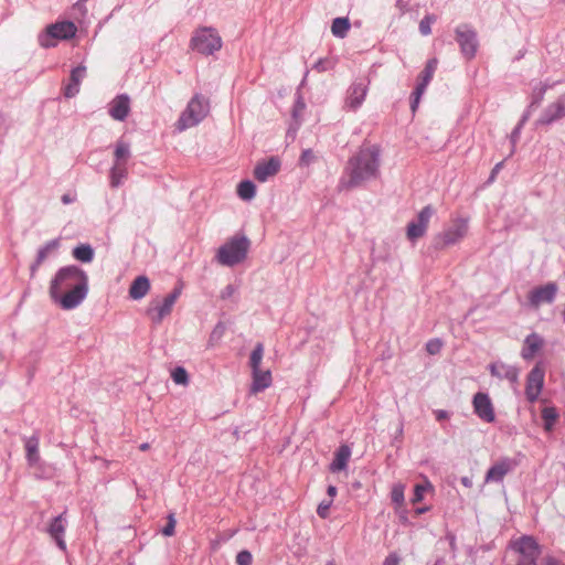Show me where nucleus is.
<instances>
[{
	"label": "nucleus",
	"instance_id": "nucleus-1",
	"mask_svg": "<svg viewBox=\"0 0 565 565\" xmlns=\"http://www.w3.org/2000/svg\"><path fill=\"white\" fill-rule=\"evenodd\" d=\"M88 281L87 274L75 265L65 266L58 269L50 285V296L53 299L61 297L63 292L72 289L74 285Z\"/></svg>",
	"mask_w": 565,
	"mask_h": 565
},
{
	"label": "nucleus",
	"instance_id": "nucleus-2",
	"mask_svg": "<svg viewBox=\"0 0 565 565\" xmlns=\"http://www.w3.org/2000/svg\"><path fill=\"white\" fill-rule=\"evenodd\" d=\"M380 164V150L376 146L362 148L349 161L350 177H375Z\"/></svg>",
	"mask_w": 565,
	"mask_h": 565
},
{
	"label": "nucleus",
	"instance_id": "nucleus-3",
	"mask_svg": "<svg viewBox=\"0 0 565 565\" xmlns=\"http://www.w3.org/2000/svg\"><path fill=\"white\" fill-rule=\"evenodd\" d=\"M250 242L245 235H236L218 248L217 262L233 267L246 258Z\"/></svg>",
	"mask_w": 565,
	"mask_h": 565
},
{
	"label": "nucleus",
	"instance_id": "nucleus-4",
	"mask_svg": "<svg viewBox=\"0 0 565 565\" xmlns=\"http://www.w3.org/2000/svg\"><path fill=\"white\" fill-rule=\"evenodd\" d=\"M222 39L212 26H202L193 32L190 40V49L202 55L210 56L222 47Z\"/></svg>",
	"mask_w": 565,
	"mask_h": 565
},
{
	"label": "nucleus",
	"instance_id": "nucleus-5",
	"mask_svg": "<svg viewBox=\"0 0 565 565\" xmlns=\"http://www.w3.org/2000/svg\"><path fill=\"white\" fill-rule=\"evenodd\" d=\"M207 111L209 105L205 99L201 95L195 94L181 113L177 121V129L182 131L196 126L205 118Z\"/></svg>",
	"mask_w": 565,
	"mask_h": 565
},
{
	"label": "nucleus",
	"instance_id": "nucleus-6",
	"mask_svg": "<svg viewBox=\"0 0 565 565\" xmlns=\"http://www.w3.org/2000/svg\"><path fill=\"white\" fill-rule=\"evenodd\" d=\"M77 28L70 20L57 21L49 24L39 35L42 47L50 49L56 45L57 40H71L76 35Z\"/></svg>",
	"mask_w": 565,
	"mask_h": 565
},
{
	"label": "nucleus",
	"instance_id": "nucleus-7",
	"mask_svg": "<svg viewBox=\"0 0 565 565\" xmlns=\"http://www.w3.org/2000/svg\"><path fill=\"white\" fill-rule=\"evenodd\" d=\"M455 41L457 42L461 55L471 61L476 57L479 49V39L477 31L468 23H460L455 29Z\"/></svg>",
	"mask_w": 565,
	"mask_h": 565
},
{
	"label": "nucleus",
	"instance_id": "nucleus-8",
	"mask_svg": "<svg viewBox=\"0 0 565 565\" xmlns=\"http://www.w3.org/2000/svg\"><path fill=\"white\" fill-rule=\"evenodd\" d=\"M511 548L520 554L516 565L536 563L542 550L537 541L531 535H522L510 544Z\"/></svg>",
	"mask_w": 565,
	"mask_h": 565
},
{
	"label": "nucleus",
	"instance_id": "nucleus-9",
	"mask_svg": "<svg viewBox=\"0 0 565 565\" xmlns=\"http://www.w3.org/2000/svg\"><path fill=\"white\" fill-rule=\"evenodd\" d=\"M181 295V288L175 287L164 297L161 303H151L146 311L153 324H160L162 320L172 311L173 305Z\"/></svg>",
	"mask_w": 565,
	"mask_h": 565
},
{
	"label": "nucleus",
	"instance_id": "nucleus-10",
	"mask_svg": "<svg viewBox=\"0 0 565 565\" xmlns=\"http://www.w3.org/2000/svg\"><path fill=\"white\" fill-rule=\"evenodd\" d=\"M468 232V223L466 220L459 218L455 221V223L444 231L441 234H439L435 238V246L436 248H445L447 246L454 245L457 242H459L461 238L466 236Z\"/></svg>",
	"mask_w": 565,
	"mask_h": 565
},
{
	"label": "nucleus",
	"instance_id": "nucleus-11",
	"mask_svg": "<svg viewBox=\"0 0 565 565\" xmlns=\"http://www.w3.org/2000/svg\"><path fill=\"white\" fill-rule=\"evenodd\" d=\"M88 294V281H83L81 285H74L72 289L66 290L61 297L53 299L64 310H72L77 308Z\"/></svg>",
	"mask_w": 565,
	"mask_h": 565
},
{
	"label": "nucleus",
	"instance_id": "nucleus-12",
	"mask_svg": "<svg viewBox=\"0 0 565 565\" xmlns=\"http://www.w3.org/2000/svg\"><path fill=\"white\" fill-rule=\"evenodd\" d=\"M565 118V93L547 105L535 120V127H547Z\"/></svg>",
	"mask_w": 565,
	"mask_h": 565
},
{
	"label": "nucleus",
	"instance_id": "nucleus-13",
	"mask_svg": "<svg viewBox=\"0 0 565 565\" xmlns=\"http://www.w3.org/2000/svg\"><path fill=\"white\" fill-rule=\"evenodd\" d=\"M545 371L541 363H537L526 376L525 396L530 403L537 401L544 386Z\"/></svg>",
	"mask_w": 565,
	"mask_h": 565
},
{
	"label": "nucleus",
	"instance_id": "nucleus-14",
	"mask_svg": "<svg viewBox=\"0 0 565 565\" xmlns=\"http://www.w3.org/2000/svg\"><path fill=\"white\" fill-rule=\"evenodd\" d=\"M558 287L556 282H547L530 290L527 301L532 308L537 309L543 303H552L557 295Z\"/></svg>",
	"mask_w": 565,
	"mask_h": 565
},
{
	"label": "nucleus",
	"instance_id": "nucleus-15",
	"mask_svg": "<svg viewBox=\"0 0 565 565\" xmlns=\"http://www.w3.org/2000/svg\"><path fill=\"white\" fill-rule=\"evenodd\" d=\"M434 214V209L431 205H426L423 210H420L417 214V221L411 222L407 225V238L412 242L423 237L427 231L428 223L430 217Z\"/></svg>",
	"mask_w": 565,
	"mask_h": 565
},
{
	"label": "nucleus",
	"instance_id": "nucleus-16",
	"mask_svg": "<svg viewBox=\"0 0 565 565\" xmlns=\"http://www.w3.org/2000/svg\"><path fill=\"white\" fill-rule=\"evenodd\" d=\"M475 414L486 423L495 420L494 408L487 393L478 392L472 399Z\"/></svg>",
	"mask_w": 565,
	"mask_h": 565
},
{
	"label": "nucleus",
	"instance_id": "nucleus-17",
	"mask_svg": "<svg viewBox=\"0 0 565 565\" xmlns=\"http://www.w3.org/2000/svg\"><path fill=\"white\" fill-rule=\"evenodd\" d=\"M516 465L518 462L514 459L509 457L501 458L488 469L484 481L502 482L504 477L511 472L516 467Z\"/></svg>",
	"mask_w": 565,
	"mask_h": 565
},
{
	"label": "nucleus",
	"instance_id": "nucleus-18",
	"mask_svg": "<svg viewBox=\"0 0 565 565\" xmlns=\"http://www.w3.org/2000/svg\"><path fill=\"white\" fill-rule=\"evenodd\" d=\"M86 76V66L79 64L71 70L68 83L63 86L65 98H73L79 93L82 81Z\"/></svg>",
	"mask_w": 565,
	"mask_h": 565
},
{
	"label": "nucleus",
	"instance_id": "nucleus-19",
	"mask_svg": "<svg viewBox=\"0 0 565 565\" xmlns=\"http://www.w3.org/2000/svg\"><path fill=\"white\" fill-rule=\"evenodd\" d=\"M130 113V98L127 94L117 95L108 107L109 116L118 121H124Z\"/></svg>",
	"mask_w": 565,
	"mask_h": 565
},
{
	"label": "nucleus",
	"instance_id": "nucleus-20",
	"mask_svg": "<svg viewBox=\"0 0 565 565\" xmlns=\"http://www.w3.org/2000/svg\"><path fill=\"white\" fill-rule=\"evenodd\" d=\"M66 512H63L55 516L49 525L47 532L50 536L55 541L56 545L62 550H66V543L64 541L65 525H66Z\"/></svg>",
	"mask_w": 565,
	"mask_h": 565
},
{
	"label": "nucleus",
	"instance_id": "nucleus-21",
	"mask_svg": "<svg viewBox=\"0 0 565 565\" xmlns=\"http://www.w3.org/2000/svg\"><path fill=\"white\" fill-rule=\"evenodd\" d=\"M367 86L363 82L353 83L347 94L345 106L352 110L358 109L364 102Z\"/></svg>",
	"mask_w": 565,
	"mask_h": 565
},
{
	"label": "nucleus",
	"instance_id": "nucleus-22",
	"mask_svg": "<svg viewBox=\"0 0 565 565\" xmlns=\"http://www.w3.org/2000/svg\"><path fill=\"white\" fill-rule=\"evenodd\" d=\"M281 162L278 157L271 156L262 161L257 162L254 168L253 177L255 178H265V177H274L278 173L280 169Z\"/></svg>",
	"mask_w": 565,
	"mask_h": 565
},
{
	"label": "nucleus",
	"instance_id": "nucleus-23",
	"mask_svg": "<svg viewBox=\"0 0 565 565\" xmlns=\"http://www.w3.org/2000/svg\"><path fill=\"white\" fill-rule=\"evenodd\" d=\"M543 338L539 333L532 332L524 339L521 356L524 360L530 361L543 348Z\"/></svg>",
	"mask_w": 565,
	"mask_h": 565
},
{
	"label": "nucleus",
	"instance_id": "nucleus-24",
	"mask_svg": "<svg viewBox=\"0 0 565 565\" xmlns=\"http://www.w3.org/2000/svg\"><path fill=\"white\" fill-rule=\"evenodd\" d=\"M489 371L492 376L501 380H508L512 384H515L519 381V370L515 366L507 365L504 363H491L489 365Z\"/></svg>",
	"mask_w": 565,
	"mask_h": 565
},
{
	"label": "nucleus",
	"instance_id": "nucleus-25",
	"mask_svg": "<svg viewBox=\"0 0 565 565\" xmlns=\"http://www.w3.org/2000/svg\"><path fill=\"white\" fill-rule=\"evenodd\" d=\"M252 384L249 392L257 394L268 388L273 383L271 372L269 370L263 371L260 369L252 371Z\"/></svg>",
	"mask_w": 565,
	"mask_h": 565
},
{
	"label": "nucleus",
	"instance_id": "nucleus-26",
	"mask_svg": "<svg viewBox=\"0 0 565 565\" xmlns=\"http://www.w3.org/2000/svg\"><path fill=\"white\" fill-rule=\"evenodd\" d=\"M150 289V280L147 276H138L129 287V297L134 300L143 298Z\"/></svg>",
	"mask_w": 565,
	"mask_h": 565
},
{
	"label": "nucleus",
	"instance_id": "nucleus-27",
	"mask_svg": "<svg viewBox=\"0 0 565 565\" xmlns=\"http://www.w3.org/2000/svg\"><path fill=\"white\" fill-rule=\"evenodd\" d=\"M350 456H351L350 447L347 445L340 446L334 454V458L330 465V470L332 472H337V471H341V470L345 469L348 466Z\"/></svg>",
	"mask_w": 565,
	"mask_h": 565
},
{
	"label": "nucleus",
	"instance_id": "nucleus-28",
	"mask_svg": "<svg viewBox=\"0 0 565 565\" xmlns=\"http://www.w3.org/2000/svg\"><path fill=\"white\" fill-rule=\"evenodd\" d=\"M57 246H58V241L57 239H52V241L47 242L44 246H42L38 250L36 258L34 260V263L30 266L31 277L35 276V273H36L38 268L45 260V258L47 257L49 253L51 250L57 248Z\"/></svg>",
	"mask_w": 565,
	"mask_h": 565
},
{
	"label": "nucleus",
	"instance_id": "nucleus-29",
	"mask_svg": "<svg viewBox=\"0 0 565 565\" xmlns=\"http://www.w3.org/2000/svg\"><path fill=\"white\" fill-rule=\"evenodd\" d=\"M544 97H545L544 88H540L535 84L533 86L532 92L529 97L530 103H529L527 107L525 108V110L523 111V114L529 113V117H531L533 111H535L541 106L542 102L544 100Z\"/></svg>",
	"mask_w": 565,
	"mask_h": 565
},
{
	"label": "nucleus",
	"instance_id": "nucleus-30",
	"mask_svg": "<svg viewBox=\"0 0 565 565\" xmlns=\"http://www.w3.org/2000/svg\"><path fill=\"white\" fill-rule=\"evenodd\" d=\"M351 23L347 17H338L332 20L331 32L335 38L343 39L347 36Z\"/></svg>",
	"mask_w": 565,
	"mask_h": 565
},
{
	"label": "nucleus",
	"instance_id": "nucleus-31",
	"mask_svg": "<svg viewBox=\"0 0 565 565\" xmlns=\"http://www.w3.org/2000/svg\"><path fill=\"white\" fill-rule=\"evenodd\" d=\"M26 460L30 466H34L40 460L39 454V438L35 436L30 437L25 443Z\"/></svg>",
	"mask_w": 565,
	"mask_h": 565
},
{
	"label": "nucleus",
	"instance_id": "nucleus-32",
	"mask_svg": "<svg viewBox=\"0 0 565 565\" xmlns=\"http://www.w3.org/2000/svg\"><path fill=\"white\" fill-rule=\"evenodd\" d=\"M237 195L244 201H250L256 193V185L250 179H243L237 185Z\"/></svg>",
	"mask_w": 565,
	"mask_h": 565
},
{
	"label": "nucleus",
	"instance_id": "nucleus-33",
	"mask_svg": "<svg viewBox=\"0 0 565 565\" xmlns=\"http://www.w3.org/2000/svg\"><path fill=\"white\" fill-rule=\"evenodd\" d=\"M437 58H430L426 62L424 70L419 73L417 81L429 85L433 79L434 73L437 68Z\"/></svg>",
	"mask_w": 565,
	"mask_h": 565
},
{
	"label": "nucleus",
	"instance_id": "nucleus-34",
	"mask_svg": "<svg viewBox=\"0 0 565 565\" xmlns=\"http://www.w3.org/2000/svg\"><path fill=\"white\" fill-rule=\"evenodd\" d=\"M73 256L83 263H89L94 258V249L88 244H81L73 249Z\"/></svg>",
	"mask_w": 565,
	"mask_h": 565
},
{
	"label": "nucleus",
	"instance_id": "nucleus-35",
	"mask_svg": "<svg viewBox=\"0 0 565 565\" xmlns=\"http://www.w3.org/2000/svg\"><path fill=\"white\" fill-rule=\"evenodd\" d=\"M542 418L544 420V429L550 431L558 418V413L555 407H544L542 409Z\"/></svg>",
	"mask_w": 565,
	"mask_h": 565
},
{
	"label": "nucleus",
	"instance_id": "nucleus-36",
	"mask_svg": "<svg viewBox=\"0 0 565 565\" xmlns=\"http://www.w3.org/2000/svg\"><path fill=\"white\" fill-rule=\"evenodd\" d=\"M264 356V345L262 342L256 343L249 356V366L253 370L260 369V363Z\"/></svg>",
	"mask_w": 565,
	"mask_h": 565
},
{
	"label": "nucleus",
	"instance_id": "nucleus-37",
	"mask_svg": "<svg viewBox=\"0 0 565 565\" xmlns=\"http://www.w3.org/2000/svg\"><path fill=\"white\" fill-rule=\"evenodd\" d=\"M305 108H306V103L303 100V97L301 96V94L297 93L295 103L292 106V110H291V116H292L294 121L297 122L298 125L300 122L299 121L300 114L303 111Z\"/></svg>",
	"mask_w": 565,
	"mask_h": 565
},
{
	"label": "nucleus",
	"instance_id": "nucleus-38",
	"mask_svg": "<svg viewBox=\"0 0 565 565\" xmlns=\"http://www.w3.org/2000/svg\"><path fill=\"white\" fill-rule=\"evenodd\" d=\"M226 331V326L223 322H218L212 330L209 338V345L213 347L220 342Z\"/></svg>",
	"mask_w": 565,
	"mask_h": 565
},
{
	"label": "nucleus",
	"instance_id": "nucleus-39",
	"mask_svg": "<svg viewBox=\"0 0 565 565\" xmlns=\"http://www.w3.org/2000/svg\"><path fill=\"white\" fill-rule=\"evenodd\" d=\"M530 119L529 117V113L527 114H522L519 122L516 124V126L513 128V130L511 131V135H510V141L511 143L514 146L516 145V142L519 141L520 139V135H521V131H522V128L523 126L525 125V122Z\"/></svg>",
	"mask_w": 565,
	"mask_h": 565
},
{
	"label": "nucleus",
	"instance_id": "nucleus-40",
	"mask_svg": "<svg viewBox=\"0 0 565 565\" xmlns=\"http://www.w3.org/2000/svg\"><path fill=\"white\" fill-rule=\"evenodd\" d=\"M172 380L175 384L186 385L189 382V375L184 367L177 366L171 373Z\"/></svg>",
	"mask_w": 565,
	"mask_h": 565
},
{
	"label": "nucleus",
	"instance_id": "nucleus-41",
	"mask_svg": "<svg viewBox=\"0 0 565 565\" xmlns=\"http://www.w3.org/2000/svg\"><path fill=\"white\" fill-rule=\"evenodd\" d=\"M435 15L427 14L419 22V32L423 35L431 33V24L435 22Z\"/></svg>",
	"mask_w": 565,
	"mask_h": 565
},
{
	"label": "nucleus",
	"instance_id": "nucleus-42",
	"mask_svg": "<svg viewBox=\"0 0 565 565\" xmlns=\"http://www.w3.org/2000/svg\"><path fill=\"white\" fill-rule=\"evenodd\" d=\"M317 159L315 152L311 149H306L301 152V156L299 158V166L300 167H308L310 163H312Z\"/></svg>",
	"mask_w": 565,
	"mask_h": 565
},
{
	"label": "nucleus",
	"instance_id": "nucleus-43",
	"mask_svg": "<svg viewBox=\"0 0 565 565\" xmlns=\"http://www.w3.org/2000/svg\"><path fill=\"white\" fill-rule=\"evenodd\" d=\"M428 487L429 486H424V484H420V483L415 484L414 493H413V498H412V503L413 504H416V503L420 502L424 499V494L427 491Z\"/></svg>",
	"mask_w": 565,
	"mask_h": 565
},
{
	"label": "nucleus",
	"instance_id": "nucleus-44",
	"mask_svg": "<svg viewBox=\"0 0 565 565\" xmlns=\"http://www.w3.org/2000/svg\"><path fill=\"white\" fill-rule=\"evenodd\" d=\"M364 180L365 179H349L348 181H341L340 184L338 185V189L340 191L352 190L361 186Z\"/></svg>",
	"mask_w": 565,
	"mask_h": 565
},
{
	"label": "nucleus",
	"instance_id": "nucleus-45",
	"mask_svg": "<svg viewBox=\"0 0 565 565\" xmlns=\"http://www.w3.org/2000/svg\"><path fill=\"white\" fill-rule=\"evenodd\" d=\"M441 348L443 342L439 339H431L426 343V350L431 355L438 354Z\"/></svg>",
	"mask_w": 565,
	"mask_h": 565
},
{
	"label": "nucleus",
	"instance_id": "nucleus-46",
	"mask_svg": "<svg viewBox=\"0 0 565 565\" xmlns=\"http://www.w3.org/2000/svg\"><path fill=\"white\" fill-rule=\"evenodd\" d=\"M175 518H174V514L173 513H170L168 515V522L167 524L163 526L162 529V534L166 535V536H171L174 534V529H175Z\"/></svg>",
	"mask_w": 565,
	"mask_h": 565
},
{
	"label": "nucleus",
	"instance_id": "nucleus-47",
	"mask_svg": "<svg viewBox=\"0 0 565 565\" xmlns=\"http://www.w3.org/2000/svg\"><path fill=\"white\" fill-rule=\"evenodd\" d=\"M253 556L249 551H241L236 556L237 565H252Z\"/></svg>",
	"mask_w": 565,
	"mask_h": 565
},
{
	"label": "nucleus",
	"instance_id": "nucleus-48",
	"mask_svg": "<svg viewBox=\"0 0 565 565\" xmlns=\"http://www.w3.org/2000/svg\"><path fill=\"white\" fill-rule=\"evenodd\" d=\"M331 504H332V499L329 501L320 502V504L318 505V509H317V514L321 519H327L329 516V510H330Z\"/></svg>",
	"mask_w": 565,
	"mask_h": 565
},
{
	"label": "nucleus",
	"instance_id": "nucleus-49",
	"mask_svg": "<svg viewBox=\"0 0 565 565\" xmlns=\"http://www.w3.org/2000/svg\"><path fill=\"white\" fill-rule=\"evenodd\" d=\"M115 156L118 160L126 159L129 156V148L126 145H118L115 149Z\"/></svg>",
	"mask_w": 565,
	"mask_h": 565
},
{
	"label": "nucleus",
	"instance_id": "nucleus-50",
	"mask_svg": "<svg viewBox=\"0 0 565 565\" xmlns=\"http://www.w3.org/2000/svg\"><path fill=\"white\" fill-rule=\"evenodd\" d=\"M427 86H428L427 84H424V83L417 81L415 88L412 92L411 96H414L416 98H422V96L426 92Z\"/></svg>",
	"mask_w": 565,
	"mask_h": 565
},
{
	"label": "nucleus",
	"instance_id": "nucleus-51",
	"mask_svg": "<svg viewBox=\"0 0 565 565\" xmlns=\"http://www.w3.org/2000/svg\"><path fill=\"white\" fill-rule=\"evenodd\" d=\"M330 68V61L327 60V58H319L315 64H313V70L318 71V72H326Z\"/></svg>",
	"mask_w": 565,
	"mask_h": 565
},
{
	"label": "nucleus",
	"instance_id": "nucleus-52",
	"mask_svg": "<svg viewBox=\"0 0 565 565\" xmlns=\"http://www.w3.org/2000/svg\"><path fill=\"white\" fill-rule=\"evenodd\" d=\"M401 562V557L397 555V553L393 552L390 553L382 565H398Z\"/></svg>",
	"mask_w": 565,
	"mask_h": 565
},
{
	"label": "nucleus",
	"instance_id": "nucleus-53",
	"mask_svg": "<svg viewBox=\"0 0 565 565\" xmlns=\"http://www.w3.org/2000/svg\"><path fill=\"white\" fill-rule=\"evenodd\" d=\"M237 288L234 286V285H227L221 292V298L222 299H227V298H231L235 292H236Z\"/></svg>",
	"mask_w": 565,
	"mask_h": 565
},
{
	"label": "nucleus",
	"instance_id": "nucleus-54",
	"mask_svg": "<svg viewBox=\"0 0 565 565\" xmlns=\"http://www.w3.org/2000/svg\"><path fill=\"white\" fill-rule=\"evenodd\" d=\"M392 500L393 502L401 504L404 501L403 489L394 488L392 491Z\"/></svg>",
	"mask_w": 565,
	"mask_h": 565
},
{
	"label": "nucleus",
	"instance_id": "nucleus-55",
	"mask_svg": "<svg viewBox=\"0 0 565 565\" xmlns=\"http://www.w3.org/2000/svg\"><path fill=\"white\" fill-rule=\"evenodd\" d=\"M61 201L63 204H71L76 201V193L75 192H67L62 195Z\"/></svg>",
	"mask_w": 565,
	"mask_h": 565
},
{
	"label": "nucleus",
	"instance_id": "nucleus-56",
	"mask_svg": "<svg viewBox=\"0 0 565 565\" xmlns=\"http://www.w3.org/2000/svg\"><path fill=\"white\" fill-rule=\"evenodd\" d=\"M557 83H550L548 81H545V82H539L536 83V86H539L540 88H544V93L546 94V92L548 89H552Z\"/></svg>",
	"mask_w": 565,
	"mask_h": 565
},
{
	"label": "nucleus",
	"instance_id": "nucleus-57",
	"mask_svg": "<svg viewBox=\"0 0 565 565\" xmlns=\"http://www.w3.org/2000/svg\"><path fill=\"white\" fill-rule=\"evenodd\" d=\"M420 99L422 98H416L414 96H411L409 97V106H411V109L413 113H415L419 106V103H420Z\"/></svg>",
	"mask_w": 565,
	"mask_h": 565
},
{
	"label": "nucleus",
	"instance_id": "nucleus-58",
	"mask_svg": "<svg viewBox=\"0 0 565 565\" xmlns=\"http://www.w3.org/2000/svg\"><path fill=\"white\" fill-rule=\"evenodd\" d=\"M435 415H436V419L437 420H444V419H447L449 417V413L447 411H444V409L436 411Z\"/></svg>",
	"mask_w": 565,
	"mask_h": 565
},
{
	"label": "nucleus",
	"instance_id": "nucleus-59",
	"mask_svg": "<svg viewBox=\"0 0 565 565\" xmlns=\"http://www.w3.org/2000/svg\"><path fill=\"white\" fill-rule=\"evenodd\" d=\"M545 565H565V564L553 556H547L545 558Z\"/></svg>",
	"mask_w": 565,
	"mask_h": 565
},
{
	"label": "nucleus",
	"instance_id": "nucleus-60",
	"mask_svg": "<svg viewBox=\"0 0 565 565\" xmlns=\"http://www.w3.org/2000/svg\"><path fill=\"white\" fill-rule=\"evenodd\" d=\"M327 493L331 499H333L337 495V487L329 486L327 489Z\"/></svg>",
	"mask_w": 565,
	"mask_h": 565
},
{
	"label": "nucleus",
	"instance_id": "nucleus-61",
	"mask_svg": "<svg viewBox=\"0 0 565 565\" xmlns=\"http://www.w3.org/2000/svg\"><path fill=\"white\" fill-rule=\"evenodd\" d=\"M501 164H502V163H497V164L493 167V169L491 170V172H490L489 177H495V175L498 174V172H499V169H500Z\"/></svg>",
	"mask_w": 565,
	"mask_h": 565
},
{
	"label": "nucleus",
	"instance_id": "nucleus-62",
	"mask_svg": "<svg viewBox=\"0 0 565 565\" xmlns=\"http://www.w3.org/2000/svg\"><path fill=\"white\" fill-rule=\"evenodd\" d=\"M110 186L113 189L118 188L121 184V179H110Z\"/></svg>",
	"mask_w": 565,
	"mask_h": 565
},
{
	"label": "nucleus",
	"instance_id": "nucleus-63",
	"mask_svg": "<svg viewBox=\"0 0 565 565\" xmlns=\"http://www.w3.org/2000/svg\"><path fill=\"white\" fill-rule=\"evenodd\" d=\"M461 483L465 486V487H470L471 486V480L467 477H463L461 479Z\"/></svg>",
	"mask_w": 565,
	"mask_h": 565
},
{
	"label": "nucleus",
	"instance_id": "nucleus-64",
	"mask_svg": "<svg viewBox=\"0 0 565 565\" xmlns=\"http://www.w3.org/2000/svg\"><path fill=\"white\" fill-rule=\"evenodd\" d=\"M426 511H428V508H427V507H424V508H417V509L415 510V513H416L417 515H419V514H422V513H425Z\"/></svg>",
	"mask_w": 565,
	"mask_h": 565
}]
</instances>
